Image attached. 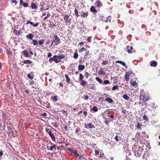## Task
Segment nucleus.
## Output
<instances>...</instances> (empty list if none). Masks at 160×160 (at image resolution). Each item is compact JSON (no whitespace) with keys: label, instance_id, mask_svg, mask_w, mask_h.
Segmentation results:
<instances>
[{"label":"nucleus","instance_id":"f257e3e1","mask_svg":"<svg viewBox=\"0 0 160 160\" xmlns=\"http://www.w3.org/2000/svg\"><path fill=\"white\" fill-rule=\"evenodd\" d=\"M147 99H148V101L146 102V104L150 107L153 106L154 102L152 101H150V99H151L148 96L147 97Z\"/></svg>","mask_w":160,"mask_h":160},{"label":"nucleus","instance_id":"f03ea898","mask_svg":"<svg viewBox=\"0 0 160 160\" xmlns=\"http://www.w3.org/2000/svg\"><path fill=\"white\" fill-rule=\"evenodd\" d=\"M132 73V72L131 70H130V72H126L125 75V80L128 81L129 78V76Z\"/></svg>","mask_w":160,"mask_h":160},{"label":"nucleus","instance_id":"7ed1b4c3","mask_svg":"<svg viewBox=\"0 0 160 160\" xmlns=\"http://www.w3.org/2000/svg\"><path fill=\"white\" fill-rule=\"evenodd\" d=\"M56 145L55 144H53L52 146H49L48 144L47 146V149L48 150L52 151L53 149H54L55 150L56 149Z\"/></svg>","mask_w":160,"mask_h":160},{"label":"nucleus","instance_id":"20e7f679","mask_svg":"<svg viewBox=\"0 0 160 160\" xmlns=\"http://www.w3.org/2000/svg\"><path fill=\"white\" fill-rule=\"evenodd\" d=\"M54 39L53 40L54 42H57L58 44L60 43V39L56 35L54 34Z\"/></svg>","mask_w":160,"mask_h":160},{"label":"nucleus","instance_id":"39448f33","mask_svg":"<svg viewBox=\"0 0 160 160\" xmlns=\"http://www.w3.org/2000/svg\"><path fill=\"white\" fill-rule=\"evenodd\" d=\"M65 57V56L64 54H59L58 55H55L53 56L54 58H57L58 59H63Z\"/></svg>","mask_w":160,"mask_h":160},{"label":"nucleus","instance_id":"423d86ee","mask_svg":"<svg viewBox=\"0 0 160 160\" xmlns=\"http://www.w3.org/2000/svg\"><path fill=\"white\" fill-rule=\"evenodd\" d=\"M133 49V47L132 46L130 47L129 45L126 46V50L128 53L131 52L132 50Z\"/></svg>","mask_w":160,"mask_h":160},{"label":"nucleus","instance_id":"0eeeda50","mask_svg":"<svg viewBox=\"0 0 160 160\" xmlns=\"http://www.w3.org/2000/svg\"><path fill=\"white\" fill-rule=\"evenodd\" d=\"M150 66L152 67H156L157 65V62L155 61H152L150 62Z\"/></svg>","mask_w":160,"mask_h":160},{"label":"nucleus","instance_id":"6e6552de","mask_svg":"<svg viewBox=\"0 0 160 160\" xmlns=\"http://www.w3.org/2000/svg\"><path fill=\"white\" fill-rule=\"evenodd\" d=\"M29 23L30 24L32 25L33 27H37L38 26V25H39V23L38 22H37L36 23L34 24L32 22H30L29 21H28L27 22L26 24H28Z\"/></svg>","mask_w":160,"mask_h":160},{"label":"nucleus","instance_id":"1a4fd4ad","mask_svg":"<svg viewBox=\"0 0 160 160\" xmlns=\"http://www.w3.org/2000/svg\"><path fill=\"white\" fill-rule=\"evenodd\" d=\"M88 15V12H83L81 14V17L82 18H84L87 17Z\"/></svg>","mask_w":160,"mask_h":160},{"label":"nucleus","instance_id":"9d476101","mask_svg":"<svg viewBox=\"0 0 160 160\" xmlns=\"http://www.w3.org/2000/svg\"><path fill=\"white\" fill-rule=\"evenodd\" d=\"M34 37L32 33H30L26 36V38L27 39H28L30 40L32 39V38Z\"/></svg>","mask_w":160,"mask_h":160},{"label":"nucleus","instance_id":"9b49d317","mask_svg":"<svg viewBox=\"0 0 160 160\" xmlns=\"http://www.w3.org/2000/svg\"><path fill=\"white\" fill-rule=\"evenodd\" d=\"M69 16L67 14H66L64 16L63 19L65 21L66 23L68 22V21L69 20Z\"/></svg>","mask_w":160,"mask_h":160},{"label":"nucleus","instance_id":"f8f14e48","mask_svg":"<svg viewBox=\"0 0 160 160\" xmlns=\"http://www.w3.org/2000/svg\"><path fill=\"white\" fill-rule=\"evenodd\" d=\"M68 150L71 152L72 153L77 154V152L76 150L73 149L72 148H68Z\"/></svg>","mask_w":160,"mask_h":160},{"label":"nucleus","instance_id":"ddd939ff","mask_svg":"<svg viewBox=\"0 0 160 160\" xmlns=\"http://www.w3.org/2000/svg\"><path fill=\"white\" fill-rule=\"evenodd\" d=\"M13 32L16 35L19 36L21 34V30L18 31L16 29H14L13 30Z\"/></svg>","mask_w":160,"mask_h":160},{"label":"nucleus","instance_id":"4468645a","mask_svg":"<svg viewBox=\"0 0 160 160\" xmlns=\"http://www.w3.org/2000/svg\"><path fill=\"white\" fill-rule=\"evenodd\" d=\"M105 100L109 103H111L113 102L112 99L110 98H106Z\"/></svg>","mask_w":160,"mask_h":160},{"label":"nucleus","instance_id":"2eb2a0df","mask_svg":"<svg viewBox=\"0 0 160 160\" xmlns=\"http://www.w3.org/2000/svg\"><path fill=\"white\" fill-rule=\"evenodd\" d=\"M31 7L32 9H37L38 8V6L34 3H32L31 4Z\"/></svg>","mask_w":160,"mask_h":160},{"label":"nucleus","instance_id":"dca6fc26","mask_svg":"<svg viewBox=\"0 0 160 160\" xmlns=\"http://www.w3.org/2000/svg\"><path fill=\"white\" fill-rule=\"evenodd\" d=\"M98 74L99 75H104L105 74V72H104L103 70L102 69L98 72Z\"/></svg>","mask_w":160,"mask_h":160},{"label":"nucleus","instance_id":"f3484780","mask_svg":"<svg viewBox=\"0 0 160 160\" xmlns=\"http://www.w3.org/2000/svg\"><path fill=\"white\" fill-rule=\"evenodd\" d=\"M22 62L24 64H30L32 63V61L29 60H24L23 61H22Z\"/></svg>","mask_w":160,"mask_h":160},{"label":"nucleus","instance_id":"a211bd4d","mask_svg":"<svg viewBox=\"0 0 160 160\" xmlns=\"http://www.w3.org/2000/svg\"><path fill=\"white\" fill-rule=\"evenodd\" d=\"M80 84L82 86H85L87 84V82L85 81L84 80H82V81H81V82L80 83Z\"/></svg>","mask_w":160,"mask_h":160},{"label":"nucleus","instance_id":"6ab92c4d","mask_svg":"<svg viewBox=\"0 0 160 160\" xmlns=\"http://www.w3.org/2000/svg\"><path fill=\"white\" fill-rule=\"evenodd\" d=\"M22 53L26 57H29L28 52L26 50L23 51Z\"/></svg>","mask_w":160,"mask_h":160},{"label":"nucleus","instance_id":"aec40b11","mask_svg":"<svg viewBox=\"0 0 160 160\" xmlns=\"http://www.w3.org/2000/svg\"><path fill=\"white\" fill-rule=\"evenodd\" d=\"M85 66L84 65H80L78 67V69L79 70H82L85 69Z\"/></svg>","mask_w":160,"mask_h":160},{"label":"nucleus","instance_id":"412c9836","mask_svg":"<svg viewBox=\"0 0 160 160\" xmlns=\"http://www.w3.org/2000/svg\"><path fill=\"white\" fill-rule=\"evenodd\" d=\"M97 4V7L98 8L101 7L102 6V4L101 2H100V0L97 1L96 2Z\"/></svg>","mask_w":160,"mask_h":160},{"label":"nucleus","instance_id":"4be33fe9","mask_svg":"<svg viewBox=\"0 0 160 160\" xmlns=\"http://www.w3.org/2000/svg\"><path fill=\"white\" fill-rule=\"evenodd\" d=\"M65 77L66 78V81L67 82L68 84L70 83V79L69 78V77L68 76V75H67V74H65Z\"/></svg>","mask_w":160,"mask_h":160},{"label":"nucleus","instance_id":"5701e85b","mask_svg":"<svg viewBox=\"0 0 160 160\" xmlns=\"http://www.w3.org/2000/svg\"><path fill=\"white\" fill-rule=\"evenodd\" d=\"M6 53L9 57L11 58V56L12 55V53L9 50H7Z\"/></svg>","mask_w":160,"mask_h":160},{"label":"nucleus","instance_id":"b1692460","mask_svg":"<svg viewBox=\"0 0 160 160\" xmlns=\"http://www.w3.org/2000/svg\"><path fill=\"white\" fill-rule=\"evenodd\" d=\"M88 88H89V89H91L92 90L93 89V88L94 87V84L92 83H90L88 85Z\"/></svg>","mask_w":160,"mask_h":160},{"label":"nucleus","instance_id":"393cba45","mask_svg":"<svg viewBox=\"0 0 160 160\" xmlns=\"http://www.w3.org/2000/svg\"><path fill=\"white\" fill-rule=\"evenodd\" d=\"M116 62L121 64H122V65L124 66H125L126 65L125 63L124 62L118 60Z\"/></svg>","mask_w":160,"mask_h":160},{"label":"nucleus","instance_id":"a878e982","mask_svg":"<svg viewBox=\"0 0 160 160\" xmlns=\"http://www.w3.org/2000/svg\"><path fill=\"white\" fill-rule=\"evenodd\" d=\"M95 79L100 84L102 83V81L100 78L98 77H96L95 78Z\"/></svg>","mask_w":160,"mask_h":160},{"label":"nucleus","instance_id":"bb28decb","mask_svg":"<svg viewBox=\"0 0 160 160\" xmlns=\"http://www.w3.org/2000/svg\"><path fill=\"white\" fill-rule=\"evenodd\" d=\"M89 54V51H88L87 52H85V55H84V58H88Z\"/></svg>","mask_w":160,"mask_h":160},{"label":"nucleus","instance_id":"cd10ccee","mask_svg":"<svg viewBox=\"0 0 160 160\" xmlns=\"http://www.w3.org/2000/svg\"><path fill=\"white\" fill-rule=\"evenodd\" d=\"M90 10L92 12H97V11L95 8L93 6H92L90 8Z\"/></svg>","mask_w":160,"mask_h":160},{"label":"nucleus","instance_id":"c85d7f7f","mask_svg":"<svg viewBox=\"0 0 160 160\" xmlns=\"http://www.w3.org/2000/svg\"><path fill=\"white\" fill-rule=\"evenodd\" d=\"M78 56V55L77 52H75L74 53L73 58L75 59H77Z\"/></svg>","mask_w":160,"mask_h":160},{"label":"nucleus","instance_id":"c756f323","mask_svg":"<svg viewBox=\"0 0 160 160\" xmlns=\"http://www.w3.org/2000/svg\"><path fill=\"white\" fill-rule=\"evenodd\" d=\"M130 83L133 86H136L137 84L136 82L135 81H132L130 82Z\"/></svg>","mask_w":160,"mask_h":160},{"label":"nucleus","instance_id":"7c9ffc66","mask_svg":"<svg viewBox=\"0 0 160 160\" xmlns=\"http://www.w3.org/2000/svg\"><path fill=\"white\" fill-rule=\"evenodd\" d=\"M142 125L139 123H138L137 124L136 126L138 129H141V126H142Z\"/></svg>","mask_w":160,"mask_h":160},{"label":"nucleus","instance_id":"2f4dec72","mask_svg":"<svg viewBox=\"0 0 160 160\" xmlns=\"http://www.w3.org/2000/svg\"><path fill=\"white\" fill-rule=\"evenodd\" d=\"M122 97L124 98V99L126 100H128L129 99V97L126 94H124L123 96Z\"/></svg>","mask_w":160,"mask_h":160},{"label":"nucleus","instance_id":"473e14b6","mask_svg":"<svg viewBox=\"0 0 160 160\" xmlns=\"http://www.w3.org/2000/svg\"><path fill=\"white\" fill-rule=\"evenodd\" d=\"M27 77L29 78L32 79L34 78V75L33 74L31 75L30 74H27Z\"/></svg>","mask_w":160,"mask_h":160},{"label":"nucleus","instance_id":"72a5a7b5","mask_svg":"<svg viewBox=\"0 0 160 160\" xmlns=\"http://www.w3.org/2000/svg\"><path fill=\"white\" fill-rule=\"evenodd\" d=\"M83 76L80 73L79 74V80L80 81H82L83 80Z\"/></svg>","mask_w":160,"mask_h":160},{"label":"nucleus","instance_id":"f704fd0d","mask_svg":"<svg viewBox=\"0 0 160 160\" xmlns=\"http://www.w3.org/2000/svg\"><path fill=\"white\" fill-rule=\"evenodd\" d=\"M74 12L75 14L76 17L78 18L79 17V15L78 14V11L77 9H76L74 10Z\"/></svg>","mask_w":160,"mask_h":160},{"label":"nucleus","instance_id":"c9c22d12","mask_svg":"<svg viewBox=\"0 0 160 160\" xmlns=\"http://www.w3.org/2000/svg\"><path fill=\"white\" fill-rule=\"evenodd\" d=\"M118 88V85H116L115 86H114L112 88V91H114L116 89H117Z\"/></svg>","mask_w":160,"mask_h":160},{"label":"nucleus","instance_id":"e433bc0d","mask_svg":"<svg viewBox=\"0 0 160 160\" xmlns=\"http://www.w3.org/2000/svg\"><path fill=\"white\" fill-rule=\"evenodd\" d=\"M85 48L84 47H82L79 49L78 50V52L80 53H81L85 51Z\"/></svg>","mask_w":160,"mask_h":160},{"label":"nucleus","instance_id":"4c0bfd02","mask_svg":"<svg viewBox=\"0 0 160 160\" xmlns=\"http://www.w3.org/2000/svg\"><path fill=\"white\" fill-rule=\"evenodd\" d=\"M57 98V96H54L53 97V98L52 99L53 101L54 102H56L58 101Z\"/></svg>","mask_w":160,"mask_h":160},{"label":"nucleus","instance_id":"58836bf2","mask_svg":"<svg viewBox=\"0 0 160 160\" xmlns=\"http://www.w3.org/2000/svg\"><path fill=\"white\" fill-rule=\"evenodd\" d=\"M92 109L95 112H97L98 111V108L96 106L93 107Z\"/></svg>","mask_w":160,"mask_h":160},{"label":"nucleus","instance_id":"ea45409f","mask_svg":"<svg viewBox=\"0 0 160 160\" xmlns=\"http://www.w3.org/2000/svg\"><path fill=\"white\" fill-rule=\"evenodd\" d=\"M142 118L144 120H146V121H148V118H147L146 115H144L142 116Z\"/></svg>","mask_w":160,"mask_h":160},{"label":"nucleus","instance_id":"a19ab883","mask_svg":"<svg viewBox=\"0 0 160 160\" xmlns=\"http://www.w3.org/2000/svg\"><path fill=\"white\" fill-rule=\"evenodd\" d=\"M88 126L90 128H95L94 125L90 123L88 124Z\"/></svg>","mask_w":160,"mask_h":160},{"label":"nucleus","instance_id":"79ce46f5","mask_svg":"<svg viewBox=\"0 0 160 160\" xmlns=\"http://www.w3.org/2000/svg\"><path fill=\"white\" fill-rule=\"evenodd\" d=\"M142 100L144 102H146L148 101V99H147V97L146 98L145 95H143L142 97Z\"/></svg>","mask_w":160,"mask_h":160},{"label":"nucleus","instance_id":"37998d69","mask_svg":"<svg viewBox=\"0 0 160 160\" xmlns=\"http://www.w3.org/2000/svg\"><path fill=\"white\" fill-rule=\"evenodd\" d=\"M44 40L43 39H41L40 40H39L38 41V42L40 45H42L44 43Z\"/></svg>","mask_w":160,"mask_h":160},{"label":"nucleus","instance_id":"c03bdc74","mask_svg":"<svg viewBox=\"0 0 160 160\" xmlns=\"http://www.w3.org/2000/svg\"><path fill=\"white\" fill-rule=\"evenodd\" d=\"M34 46L37 45L38 44V41L37 40H32Z\"/></svg>","mask_w":160,"mask_h":160},{"label":"nucleus","instance_id":"a18cd8bd","mask_svg":"<svg viewBox=\"0 0 160 160\" xmlns=\"http://www.w3.org/2000/svg\"><path fill=\"white\" fill-rule=\"evenodd\" d=\"M50 136L52 141H55V137L53 134Z\"/></svg>","mask_w":160,"mask_h":160},{"label":"nucleus","instance_id":"49530a36","mask_svg":"<svg viewBox=\"0 0 160 160\" xmlns=\"http://www.w3.org/2000/svg\"><path fill=\"white\" fill-rule=\"evenodd\" d=\"M62 112L63 114H65L66 116H67L68 113L67 111H65L64 110H62Z\"/></svg>","mask_w":160,"mask_h":160},{"label":"nucleus","instance_id":"de8ad7c7","mask_svg":"<svg viewBox=\"0 0 160 160\" xmlns=\"http://www.w3.org/2000/svg\"><path fill=\"white\" fill-rule=\"evenodd\" d=\"M52 125L55 128H57L58 127V124L57 122H53Z\"/></svg>","mask_w":160,"mask_h":160},{"label":"nucleus","instance_id":"09e8293b","mask_svg":"<svg viewBox=\"0 0 160 160\" xmlns=\"http://www.w3.org/2000/svg\"><path fill=\"white\" fill-rule=\"evenodd\" d=\"M54 61L56 63H58L60 62H61V60H59L57 59H56V58H54Z\"/></svg>","mask_w":160,"mask_h":160},{"label":"nucleus","instance_id":"8fccbe9b","mask_svg":"<svg viewBox=\"0 0 160 160\" xmlns=\"http://www.w3.org/2000/svg\"><path fill=\"white\" fill-rule=\"evenodd\" d=\"M103 84H110V82L108 80H105L103 81Z\"/></svg>","mask_w":160,"mask_h":160},{"label":"nucleus","instance_id":"3c124183","mask_svg":"<svg viewBox=\"0 0 160 160\" xmlns=\"http://www.w3.org/2000/svg\"><path fill=\"white\" fill-rule=\"evenodd\" d=\"M22 5L24 7H27L28 6V3L27 2H23Z\"/></svg>","mask_w":160,"mask_h":160},{"label":"nucleus","instance_id":"603ef678","mask_svg":"<svg viewBox=\"0 0 160 160\" xmlns=\"http://www.w3.org/2000/svg\"><path fill=\"white\" fill-rule=\"evenodd\" d=\"M109 63L108 62V60H105V61L102 62V64L103 65L108 64Z\"/></svg>","mask_w":160,"mask_h":160},{"label":"nucleus","instance_id":"864d4df0","mask_svg":"<svg viewBox=\"0 0 160 160\" xmlns=\"http://www.w3.org/2000/svg\"><path fill=\"white\" fill-rule=\"evenodd\" d=\"M92 38V36L88 37L87 39L88 41L89 42H91V38Z\"/></svg>","mask_w":160,"mask_h":160},{"label":"nucleus","instance_id":"5fc2aeb1","mask_svg":"<svg viewBox=\"0 0 160 160\" xmlns=\"http://www.w3.org/2000/svg\"><path fill=\"white\" fill-rule=\"evenodd\" d=\"M50 16V14L49 13H48V14L47 16H46L45 17L43 20H46Z\"/></svg>","mask_w":160,"mask_h":160},{"label":"nucleus","instance_id":"6e6d98bb","mask_svg":"<svg viewBox=\"0 0 160 160\" xmlns=\"http://www.w3.org/2000/svg\"><path fill=\"white\" fill-rule=\"evenodd\" d=\"M121 110H122V112L124 113V114H125L126 113V110L124 109V108H121Z\"/></svg>","mask_w":160,"mask_h":160},{"label":"nucleus","instance_id":"4d7b16f0","mask_svg":"<svg viewBox=\"0 0 160 160\" xmlns=\"http://www.w3.org/2000/svg\"><path fill=\"white\" fill-rule=\"evenodd\" d=\"M80 128L78 127L75 130L76 133H78V132H79L80 131Z\"/></svg>","mask_w":160,"mask_h":160},{"label":"nucleus","instance_id":"13d9d810","mask_svg":"<svg viewBox=\"0 0 160 160\" xmlns=\"http://www.w3.org/2000/svg\"><path fill=\"white\" fill-rule=\"evenodd\" d=\"M110 16L108 17V18H107V20L106 21V22H108V21H109L110 22Z\"/></svg>","mask_w":160,"mask_h":160},{"label":"nucleus","instance_id":"bf43d9fd","mask_svg":"<svg viewBox=\"0 0 160 160\" xmlns=\"http://www.w3.org/2000/svg\"><path fill=\"white\" fill-rule=\"evenodd\" d=\"M54 57H53V58H50L49 59V61L50 62H52L53 61H54Z\"/></svg>","mask_w":160,"mask_h":160},{"label":"nucleus","instance_id":"052dcab7","mask_svg":"<svg viewBox=\"0 0 160 160\" xmlns=\"http://www.w3.org/2000/svg\"><path fill=\"white\" fill-rule=\"evenodd\" d=\"M114 138L116 142H118L119 141V139H118V136H115Z\"/></svg>","mask_w":160,"mask_h":160},{"label":"nucleus","instance_id":"680f3d73","mask_svg":"<svg viewBox=\"0 0 160 160\" xmlns=\"http://www.w3.org/2000/svg\"><path fill=\"white\" fill-rule=\"evenodd\" d=\"M56 26V25L54 24H52L49 27L50 28H52Z\"/></svg>","mask_w":160,"mask_h":160},{"label":"nucleus","instance_id":"e2e57ef3","mask_svg":"<svg viewBox=\"0 0 160 160\" xmlns=\"http://www.w3.org/2000/svg\"><path fill=\"white\" fill-rule=\"evenodd\" d=\"M85 75L86 77V78H88V76H89V73L88 72H86L85 73Z\"/></svg>","mask_w":160,"mask_h":160},{"label":"nucleus","instance_id":"0e129e2a","mask_svg":"<svg viewBox=\"0 0 160 160\" xmlns=\"http://www.w3.org/2000/svg\"><path fill=\"white\" fill-rule=\"evenodd\" d=\"M89 97L88 95H86L84 97V99L85 100H88V99Z\"/></svg>","mask_w":160,"mask_h":160},{"label":"nucleus","instance_id":"69168bd1","mask_svg":"<svg viewBox=\"0 0 160 160\" xmlns=\"http://www.w3.org/2000/svg\"><path fill=\"white\" fill-rule=\"evenodd\" d=\"M12 2L15 3V5L17 4L18 3V1H17L16 0H12Z\"/></svg>","mask_w":160,"mask_h":160},{"label":"nucleus","instance_id":"338daca9","mask_svg":"<svg viewBox=\"0 0 160 160\" xmlns=\"http://www.w3.org/2000/svg\"><path fill=\"white\" fill-rule=\"evenodd\" d=\"M34 82L32 80L30 81L29 84L30 85H32L34 84Z\"/></svg>","mask_w":160,"mask_h":160},{"label":"nucleus","instance_id":"774afa93","mask_svg":"<svg viewBox=\"0 0 160 160\" xmlns=\"http://www.w3.org/2000/svg\"><path fill=\"white\" fill-rule=\"evenodd\" d=\"M63 128L65 130V131H67L68 130V127L66 125H65Z\"/></svg>","mask_w":160,"mask_h":160}]
</instances>
